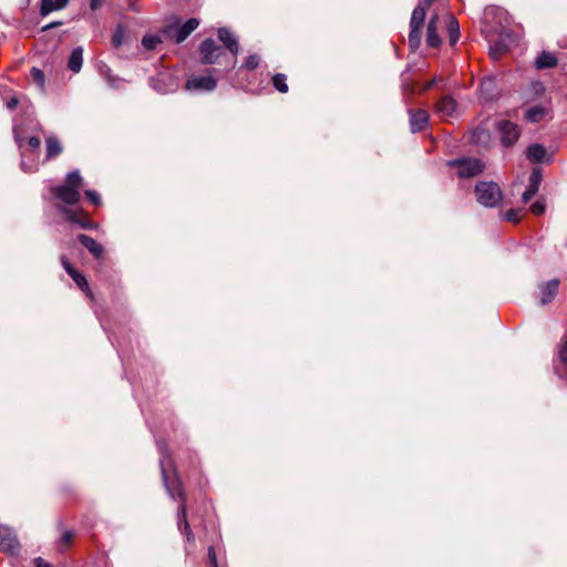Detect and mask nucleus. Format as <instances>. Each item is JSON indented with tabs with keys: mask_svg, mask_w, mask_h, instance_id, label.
Returning <instances> with one entry per match:
<instances>
[{
	"mask_svg": "<svg viewBox=\"0 0 567 567\" xmlns=\"http://www.w3.org/2000/svg\"><path fill=\"white\" fill-rule=\"evenodd\" d=\"M435 81L432 80L431 82L427 83V85L425 86V89H431L433 85H434Z\"/></svg>",
	"mask_w": 567,
	"mask_h": 567,
	"instance_id": "09e8293b",
	"label": "nucleus"
},
{
	"mask_svg": "<svg viewBox=\"0 0 567 567\" xmlns=\"http://www.w3.org/2000/svg\"><path fill=\"white\" fill-rule=\"evenodd\" d=\"M218 38L233 54V60L229 63H227V65H226V70L230 71L236 65V56L239 52V45H238L237 38L227 28L218 29Z\"/></svg>",
	"mask_w": 567,
	"mask_h": 567,
	"instance_id": "9d476101",
	"label": "nucleus"
},
{
	"mask_svg": "<svg viewBox=\"0 0 567 567\" xmlns=\"http://www.w3.org/2000/svg\"><path fill=\"white\" fill-rule=\"evenodd\" d=\"M450 166L457 168V175L461 178H471L483 172L485 165L478 158L463 157L449 162Z\"/></svg>",
	"mask_w": 567,
	"mask_h": 567,
	"instance_id": "39448f33",
	"label": "nucleus"
},
{
	"mask_svg": "<svg viewBox=\"0 0 567 567\" xmlns=\"http://www.w3.org/2000/svg\"><path fill=\"white\" fill-rule=\"evenodd\" d=\"M508 50L504 39H499L489 45V54L492 59H499Z\"/></svg>",
	"mask_w": 567,
	"mask_h": 567,
	"instance_id": "bb28decb",
	"label": "nucleus"
},
{
	"mask_svg": "<svg viewBox=\"0 0 567 567\" xmlns=\"http://www.w3.org/2000/svg\"><path fill=\"white\" fill-rule=\"evenodd\" d=\"M159 43H162V39L157 34L145 35L142 40V44L146 50H154Z\"/></svg>",
	"mask_w": 567,
	"mask_h": 567,
	"instance_id": "c756f323",
	"label": "nucleus"
},
{
	"mask_svg": "<svg viewBox=\"0 0 567 567\" xmlns=\"http://www.w3.org/2000/svg\"><path fill=\"white\" fill-rule=\"evenodd\" d=\"M20 549L16 533L6 525H0V550L14 555Z\"/></svg>",
	"mask_w": 567,
	"mask_h": 567,
	"instance_id": "1a4fd4ad",
	"label": "nucleus"
},
{
	"mask_svg": "<svg viewBox=\"0 0 567 567\" xmlns=\"http://www.w3.org/2000/svg\"><path fill=\"white\" fill-rule=\"evenodd\" d=\"M489 138V134L485 128L477 127L472 134V141L474 143H485Z\"/></svg>",
	"mask_w": 567,
	"mask_h": 567,
	"instance_id": "7c9ffc66",
	"label": "nucleus"
},
{
	"mask_svg": "<svg viewBox=\"0 0 567 567\" xmlns=\"http://www.w3.org/2000/svg\"><path fill=\"white\" fill-rule=\"evenodd\" d=\"M526 155L532 162L537 163L544 159L546 150L540 144H533L527 147Z\"/></svg>",
	"mask_w": 567,
	"mask_h": 567,
	"instance_id": "a878e982",
	"label": "nucleus"
},
{
	"mask_svg": "<svg viewBox=\"0 0 567 567\" xmlns=\"http://www.w3.org/2000/svg\"><path fill=\"white\" fill-rule=\"evenodd\" d=\"M477 202L485 207H496L503 199L499 186L494 182H480L475 186Z\"/></svg>",
	"mask_w": 567,
	"mask_h": 567,
	"instance_id": "20e7f679",
	"label": "nucleus"
},
{
	"mask_svg": "<svg viewBox=\"0 0 567 567\" xmlns=\"http://www.w3.org/2000/svg\"><path fill=\"white\" fill-rule=\"evenodd\" d=\"M481 95L484 101H492L497 96V85L493 78H486L481 83Z\"/></svg>",
	"mask_w": 567,
	"mask_h": 567,
	"instance_id": "412c9836",
	"label": "nucleus"
},
{
	"mask_svg": "<svg viewBox=\"0 0 567 567\" xmlns=\"http://www.w3.org/2000/svg\"><path fill=\"white\" fill-rule=\"evenodd\" d=\"M13 133H14V140L17 142V144L19 145V147L21 148L22 147V137L20 136L19 132H18V128L14 127L13 128Z\"/></svg>",
	"mask_w": 567,
	"mask_h": 567,
	"instance_id": "37998d69",
	"label": "nucleus"
},
{
	"mask_svg": "<svg viewBox=\"0 0 567 567\" xmlns=\"http://www.w3.org/2000/svg\"><path fill=\"white\" fill-rule=\"evenodd\" d=\"M546 114V109L543 107V106H533L530 109H528L526 111V120L532 122V123H537L539 122L540 120H543V117L545 116Z\"/></svg>",
	"mask_w": 567,
	"mask_h": 567,
	"instance_id": "cd10ccee",
	"label": "nucleus"
},
{
	"mask_svg": "<svg viewBox=\"0 0 567 567\" xmlns=\"http://www.w3.org/2000/svg\"><path fill=\"white\" fill-rule=\"evenodd\" d=\"M68 3L69 0H41L40 14L47 17L52 11L65 8Z\"/></svg>",
	"mask_w": 567,
	"mask_h": 567,
	"instance_id": "5701e85b",
	"label": "nucleus"
},
{
	"mask_svg": "<svg viewBox=\"0 0 567 567\" xmlns=\"http://www.w3.org/2000/svg\"><path fill=\"white\" fill-rule=\"evenodd\" d=\"M123 41V32L121 29H117L113 34V43L115 47H120Z\"/></svg>",
	"mask_w": 567,
	"mask_h": 567,
	"instance_id": "58836bf2",
	"label": "nucleus"
},
{
	"mask_svg": "<svg viewBox=\"0 0 567 567\" xmlns=\"http://www.w3.org/2000/svg\"><path fill=\"white\" fill-rule=\"evenodd\" d=\"M21 167L24 172H32L34 169L33 165H27L24 159L21 161Z\"/></svg>",
	"mask_w": 567,
	"mask_h": 567,
	"instance_id": "49530a36",
	"label": "nucleus"
},
{
	"mask_svg": "<svg viewBox=\"0 0 567 567\" xmlns=\"http://www.w3.org/2000/svg\"><path fill=\"white\" fill-rule=\"evenodd\" d=\"M73 536L74 535L71 530H65L60 537L59 546L61 548H66L71 544Z\"/></svg>",
	"mask_w": 567,
	"mask_h": 567,
	"instance_id": "473e14b6",
	"label": "nucleus"
},
{
	"mask_svg": "<svg viewBox=\"0 0 567 567\" xmlns=\"http://www.w3.org/2000/svg\"><path fill=\"white\" fill-rule=\"evenodd\" d=\"M157 447L161 454L159 466L166 491L173 499L178 498L183 502L177 513L178 528L182 533L185 534L187 542H193L195 537L194 534L192 533L190 526L187 520L186 506L184 504L185 494L181 486L179 478L175 475L172 460L167 453L166 445L164 443H157Z\"/></svg>",
	"mask_w": 567,
	"mask_h": 567,
	"instance_id": "f257e3e1",
	"label": "nucleus"
},
{
	"mask_svg": "<svg viewBox=\"0 0 567 567\" xmlns=\"http://www.w3.org/2000/svg\"><path fill=\"white\" fill-rule=\"evenodd\" d=\"M530 210L535 215H540L545 212V206L540 202H536L530 206Z\"/></svg>",
	"mask_w": 567,
	"mask_h": 567,
	"instance_id": "e433bc0d",
	"label": "nucleus"
},
{
	"mask_svg": "<svg viewBox=\"0 0 567 567\" xmlns=\"http://www.w3.org/2000/svg\"><path fill=\"white\" fill-rule=\"evenodd\" d=\"M79 241L95 257L101 258L104 254V248L92 237L81 234L78 237Z\"/></svg>",
	"mask_w": 567,
	"mask_h": 567,
	"instance_id": "6ab92c4d",
	"label": "nucleus"
},
{
	"mask_svg": "<svg viewBox=\"0 0 567 567\" xmlns=\"http://www.w3.org/2000/svg\"><path fill=\"white\" fill-rule=\"evenodd\" d=\"M439 16L431 17L426 28V44L431 48H437L441 44V38L437 33Z\"/></svg>",
	"mask_w": 567,
	"mask_h": 567,
	"instance_id": "2eb2a0df",
	"label": "nucleus"
},
{
	"mask_svg": "<svg viewBox=\"0 0 567 567\" xmlns=\"http://www.w3.org/2000/svg\"><path fill=\"white\" fill-rule=\"evenodd\" d=\"M259 56L257 54H250L245 63H244V66L248 70H254L256 69L258 65H259Z\"/></svg>",
	"mask_w": 567,
	"mask_h": 567,
	"instance_id": "72a5a7b5",
	"label": "nucleus"
},
{
	"mask_svg": "<svg viewBox=\"0 0 567 567\" xmlns=\"http://www.w3.org/2000/svg\"><path fill=\"white\" fill-rule=\"evenodd\" d=\"M101 6V0H91L90 7L92 10H96Z\"/></svg>",
	"mask_w": 567,
	"mask_h": 567,
	"instance_id": "de8ad7c7",
	"label": "nucleus"
},
{
	"mask_svg": "<svg viewBox=\"0 0 567 567\" xmlns=\"http://www.w3.org/2000/svg\"><path fill=\"white\" fill-rule=\"evenodd\" d=\"M557 64V58L550 52H542V54L536 59L535 66L538 70L553 68Z\"/></svg>",
	"mask_w": 567,
	"mask_h": 567,
	"instance_id": "393cba45",
	"label": "nucleus"
},
{
	"mask_svg": "<svg viewBox=\"0 0 567 567\" xmlns=\"http://www.w3.org/2000/svg\"><path fill=\"white\" fill-rule=\"evenodd\" d=\"M445 24L449 33L450 44L454 45L460 39V24L455 17L447 14L445 17Z\"/></svg>",
	"mask_w": 567,
	"mask_h": 567,
	"instance_id": "4be33fe9",
	"label": "nucleus"
},
{
	"mask_svg": "<svg viewBox=\"0 0 567 567\" xmlns=\"http://www.w3.org/2000/svg\"><path fill=\"white\" fill-rule=\"evenodd\" d=\"M199 21L195 18L188 19L181 27L168 25L164 29V34L173 39L176 43H182L187 37L198 28Z\"/></svg>",
	"mask_w": 567,
	"mask_h": 567,
	"instance_id": "423d86ee",
	"label": "nucleus"
},
{
	"mask_svg": "<svg viewBox=\"0 0 567 567\" xmlns=\"http://www.w3.org/2000/svg\"><path fill=\"white\" fill-rule=\"evenodd\" d=\"M559 358L563 362L567 363V339L564 341V343L560 346L559 349Z\"/></svg>",
	"mask_w": 567,
	"mask_h": 567,
	"instance_id": "ea45409f",
	"label": "nucleus"
},
{
	"mask_svg": "<svg viewBox=\"0 0 567 567\" xmlns=\"http://www.w3.org/2000/svg\"><path fill=\"white\" fill-rule=\"evenodd\" d=\"M61 24H62V22H60V21L52 22V23H49V24L44 25V27L42 28V30H43V31H47V30H50V29H52V28L59 27V25H61Z\"/></svg>",
	"mask_w": 567,
	"mask_h": 567,
	"instance_id": "a18cd8bd",
	"label": "nucleus"
},
{
	"mask_svg": "<svg viewBox=\"0 0 567 567\" xmlns=\"http://www.w3.org/2000/svg\"><path fill=\"white\" fill-rule=\"evenodd\" d=\"M497 128L501 134L502 143L505 146H512L519 137L518 126L507 120H501L497 123Z\"/></svg>",
	"mask_w": 567,
	"mask_h": 567,
	"instance_id": "9b49d317",
	"label": "nucleus"
},
{
	"mask_svg": "<svg viewBox=\"0 0 567 567\" xmlns=\"http://www.w3.org/2000/svg\"><path fill=\"white\" fill-rule=\"evenodd\" d=\"M31 76H32V80L38 84V86L41 90H43L44 89V83H45V76H44L43 71L38 69V68H32L31 69Z\"/></svg>",
	"mask_w": 567,
	"mask_h": 567,
	"instance_id": "2f4dec72",
	"label": "nucleus"
},
{
	"mask_svg": "<svg viewBox=\"0 0 567 567\" xmlns=\"http://www.w3.org/2000/svg\"><path fill=\"white\" fill-rule=\"evenodd\" d=\"M216 86L217 81L212 75H197L187 80L185 90L189 92H212Z\"/></svg>",
	"mask_w": 567,
	"mask_h": 567,
	"instance_id": "6e6552de",
	"label": "nucleus"
},
{
	"mask_svg": "<svg viewBox=\"0 0 567 567\" xmlns=\"http://www.w3.org/2000/svg\"><path fill=\"white\" fill-rule=\"evenodd\" d=\"M540 179L542 175L539 171L534 169L529 177V185L522 195V200L524 204H527L533 198V196L538 192Z\"/></svg>",
	"mask_w": 567,
	"mask_h": 567,
	"instance_id": "a211bd4d",
	"label": "nucleus"
},
{
	"mask_svg": "<svg viewBox=\"0 0 567 567\" xmlns=\"http://www.w3.org/2000/svg\"><path fill=\"white\" fill-rule=\"evenodd\" d=\"M199 53L203 64H215L224 54L221 48L213 39H206L200 43Z\"/></svg>",
	"mask_w": 567,
	"mask_h": 567,
	"instance_id": "0eeeda50",
	"label": "nucleus"
},
{
	"mask_svg": "<svg viewBox=\"0 0 567 567\" xmlns=\"http://www.w3.org/2000/svg\"><path fill=\"white\" fill-rule=\"evenodd\" d=\"M61 264L64 270L68 272V275L73 279V281L76 284V286L86 292L87 296L92 297V292L89 288V284L86 278L79 272L69 261V259L65 256H61Z\"/></svg>",
	"mask_w": 567,
	"mask_h": 567,
	"instance_id": "f8f14e48",
	"label": "nucleus"
},
{
	"mask_svg": "<svg viewBox=\"0 0 567 567\" xmlns=\"http://www.w3.org/2000/svg\"><path fill=\"white\" fill-rule=\"evenodd\" d=\"M28 144L31 147V150H39L41 141L39 137L32 136L29 138Z\"/></svg>",
	"mask_w": 567,
	"mask_h": 567,
	"instance_id": "a19ab883",
	"label": "nucleus"
},
{
	"mask_svg": "<svg viewBox=\"0 0 567 567\" xmlns=\"http://www.w3.org/2000/svg\"><path fill=\"white\" fill-rule=\"evenodd\" d=\"M83 63V49L81 47H78L72 50L71 55L69 58L68 66L69 69L78 73L80 72Z\"/></svg>",
	"mask_w": 567,
	"mask_h": 567,
	"instance_id": "b1692460",
	"label": "nucleus"
},
{
	"mask_svg": "<svg viewBox=\"0 0 567 567\" xmlns=\"http://www.w3.org/2000/svg\"><path fill=\"white\" fill-rule=\"evenodd\" d=\"M456 110V102L450 96L442 97L436 103V112L444 120H447L453 116Z\"/></svg>",
	"mask_w": 567,
	"mask_h": 567,
	"instance_id": "f3484780",
	"label": "nucleus"
},
{
	"mask_svg": "<svg viewBox=\"0 0 567 567\" xmlns=\"http://www.w3.org/2000/svg\"><path fill=\"white\" fill-rule=\"evenodd\" d=\"M410 126L413 133L420 132L429 124V113L425 110H409Z\"/></svg>",
	"mask_w": 567,
	"mask_h": 567,
	"instance_id": "4468645a",
	"label": "nucleus"
},
{
	"mask_svg": "<svg viewBox=\"0 0 567 567\" xmlns=\"http://www.w3.org/2000/svg\"><path fill=\"white\" fill-rule=\"evenodd\" d=\"M86 198L94 205L101 204L100 195L94 190H85Z\"/></svg>",
	"mask_w": 567,
	"mask_h": 567,
	"instance_id": "c9c22d12",
	"label": "nucleus"
},
{
	"mask_svg": "<svg viewBox=\"0 0 567 567\" xmlns=\"http://www.w3.org/2000/svg\"><path fill=\"white\" fill-rule=\"evenodd\" d=\"M83 187V178L78 169L66 175L63 185L51 187L52 195L66 205H75L80 198V190Z\"/></svg>",
	"mask_w": 567,
	"mask_h": 567,
	"instance_id": "f03ea898",
	"label": "nucleus"
},
{
	"mask_svg": "<svg viewBox=\"0 0 567 567\" xmlns=\"http://www.w3.org/2000/svg\"><path fill=\"white\" fill-rule=\"evenodd\" d=\"M435 0H423L417 4L411 16L409 34V44L413 51L419 49L422 39V28L425 20L426 8L430 7Z\"/></svg>",
	"mask_w": 567,
	"mask_h": 567,
	"instance_id": "7ed1b4c3",
	"label": "nucleus"
},
{
	"mask_svg": "<svg viewBox=\"0 0 567 567\" xmlns=\"http://www.w3.org/2000/svg\"><path fill=\"white\" fill-rule=\"evenodd\" d=\"M17 105H18V99H17V97H12V99H10V100L7 102V107H8L9 110H13Z\"/></svg>",
	"mask_w": 567,
	"mask_h": 567,
	"instance_id": "c03bdc74",
	"label": "nucleus"
},
{
	"mask_svg": "<svg viewBox=\"0 0 567 567\" xmlns=\"http://www.w3.org/2000/svg\"><path fill=\"white\" fill-rule=\"evenodd\" d=\"M60 212L63 214L68 221L78 224L83 229H93L96 227V225L90 221L87 217L84 216L81 212H76L66 207H60Z\"/></svg>",
	"mask_w": 567,
	"mask_h": 567,
	"instance_id": "ddd939ff",
	"label": "nucleus"
},
{
	"mask_svg": "<svg viewBox=\"0 0 567 567\" xmlns=\"http://www.w3.org/2000/svg\"><path fill=\"white\" fill-rule=\"evenodd\" d=\"M272 84L280 93L288 92L287 76L282 73H277L272 76Z\"/></svg>",
	"mask_w": 567,
	"mask_h": 567,
	"instance_id": "c85d7f7f",
	"label": "nucleus"
},
{
	"mask_svg": "<svg viewBox=\"0 0 567 567\" xmlns=\"http://www.w3.org/2000/svg\"><path fill=\"white\" fill-rule=\"evenodd\" d=\"M208 561L210 567H217V557L214 547L208 548Z\"/></svg>",
	"mask_w": 567,
	"mask_h": 567,
	"instance_id": "4c0bfd02",
	"label": "nucleus"
},
{
	"mask_svg": "<svg viewBox=\"0 0 567 567\" xmlns=\"http://www.w3.org/2000/svg\"><path fill=\"white\" fill-rule=\"evenodd\" d=\"M34 565L35 567H53L50 563L45 561L41 557L34 559Z\"/></svg>",
	"mask_w": 567,
	"mask_h": 567,
	"instance_id": "79ce46f5",
	"label": "nucleus"
},
{
	"mask_svg": "<svg viewBox=\"0 0 567 567\" xmlns=\"http://www.w3.org/2000/svg\"><path fill=\"white\" fill-rule=\"evenodd\" d=\"M558 287H559V280L558 279L549 280L548 282L543 284L542 286H539V289H540V303L542 305H546V303L550 302L555 298V296L557 295Z\"/></svg>",
	"mask_w": 567,
	"mask_h": 567,
	"instance_id": "dca6fc26",
	"label": "nucleus"
},
{
	"mask_svg": "<svg viewBox=\"0 0 567 567\" xmlns=\"http://www.w3.org/2000/svg\"><path fill=\"white\" fill-rule=\"evenodd\" d=\"M63 151L60 140L54 135H49L45 138V159L50 161L59 156Z\"/></svg>",
	"mask_w": 567,
	"mask_h": 567,
	"instance_id": "aec40b11",
	"label": "nucleus"
},
{
	"mask_svg": "<svg viewBox=\"0 0 567 567\" xmlns=\"http://www.w3.org/2000/svg\"><path fill=\"white\" fill-rule=\"evenodd\" d=\"M504 218L508 221L517 223L520 219V210L519 209H509L504 214Z\"/></svg>",
	"mask_w": 567,
	"mask_h": 567,
	"instance_id": "f704fd0d",
	"label": "nucleus"
}]
</instances>
